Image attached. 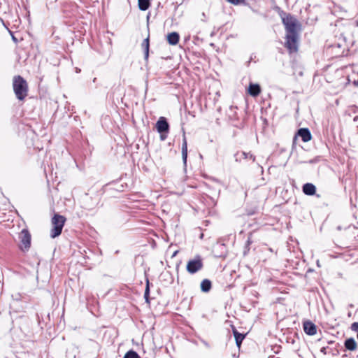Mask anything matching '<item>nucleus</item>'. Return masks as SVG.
<instances>
[{"label":"nucleus","instance_id":"1","mask_svg":"<svg viewBox=\"0 0 358 358\" xmlns=\"http://www.w3.org/2000/svg\"><path fill=\"white\" fill-rule=\"evenodd\" d=\"M13 88L17 99L20 101H23L28 95L27 82L20 75L13 77Z\"/></svg>","mask_w":358,"mask_h":358},{"label":"nucleus","instance_id":"2","mask_svg":"<svg viewBox=\"0 0 358 358\" xmlns=\"http://www.w3.org/2000/svg\"><path fill=\"white\" fill-rule=\"evenodd\" d=\"M66 220L64 216L57 213L54 214L51 219V224L52 226V228L50 231L51 238H55L61 234Z\"/></svg>","mask_w":358,"mask_h":358},{"label":"nucleus","instance_id":"3","mask_svg":"<svg viewBox=\"0 0 358 358\" xmlns=\"http://www.w3.org/2000/svg\"><path fill=\"white\" fill-rule=\"evenodd\" d=\"M281 17L287 34L297 33V27L299 24L298 20L293 15L283 13Z\"/></svg>","mask_w":358,"mask_h":358},{"label":"nucleus","instance_id":"4","mask_svg":"<svg viewBox=\"0 0 358 358\" xmlns=\"http://www.w3.org/2000/svg\"><path fill=\"white\" fill-rule=\"evenodd\" d=\"M203 267V259L201 256L197 255L194 259H189L187 264V271L190 274H194Z\"/></svg>","mask_w":358,"mask_h":358},{"label":"nucleus","instance_id":"5","mask_svg":"<svg viewBox=\"0 0 358 358\" xmlns=\"http://www.w3.org/2000/svg\"><path fill=\"white\" fill-rule=\"evenodd\" d=\"M298 38L297 33L287 34L285 46L290 53L297 52Z\"/></svg>","mask_w":358,"mask_h":358},{"label":"nucleus","instance_id":"6","mask_svg":"<svg viewBox=\"0 0 358 358\" xmlns=\"http://www.w3.org/2000/svg\"><path fill=\"white\" fill-rule=\"evenodd\" d=\"M20 244L19 245L22 252H27L31 247V234L27 229H22L19 234Z\"/></svg>","mask_w":358,"mask_h":358},{"label":"nucleus","instance_id":"7","mask_svg":"<svg viewBox=\"0 0 358 358\" xmlns=\"http://www.w3.org/2000/svg\"><path fill=\"white\" fill-rule=\"evenodd\" d=\"M156 129L159 133H169V124L164 117H160L156 123Z\"/></svg>","mask_w":358,"mask_h":358},{"label":"nucleus","instance_id":"8","mask_svg":"<svg viewBox=\"0 0 358 358\" xmlns=\"http://www.w3.org/2000/svg\"><path fill=\"white\" fill-rule=\"evenodd\" d=\"M213 253L217 257H224L226 256V245L224 243H217L213 247Z\"/></svg>","mask_w":358,"mask_h":358},{"label":"nucleus","instance_id":"9","mask_svg":"<svg viewBox=\"0 0 358 358\" xmlns=\"http://www.w3.org/2000/svg\"><path fill=\"white\" fill-rule=\"evenodd\" d=\"M303 330L305 333L310 336H313L317 333L316 325L310 321H306L303 322Z\"/></svg>","mask_w":358,"mask_h":358},{"label":"nucleus","instance_id":"10","mask_svg":"<svg viewBox=\"0 0 358 358\" xmlns=\"http://www.w3.org/2000/svg\"><path fill=\"white\" fill-rule=\"evenodd\" d=\"M235 160L236 162H241L243 159H251L252 162L255 161V157L251 154L250 152H246L244 151L237 152L234 155Z\"/></svg>","mask_w":358,"mask_h":358},{"label":"nucleus","instance_id":"11","mask_svg":"<svg viewBox=\"0 0 358 358\" xmlns=\"http://www.w3.org/2000/svg\"><path fill=\"white\" fill-rule=\"evenodd\" d=\"M297 135L300 136L303 142H308L311 139V134L308 129L301 128L297 131Z\"/></svg>","mask_w":358,"mask_h":358},{"label":"nucleus","instance_id":"12","mask_svg":"<svg viewBox=\"0 0 358 358\" xmlns=\"http://www.w3.org/2000/svg\"><path fill=\"white\" fill-rule=\"evenodd\" d=\"M303 192L308 196H313L316 192V187L313 183H306L302 187Z\"/></svg>","mask_w":358,"mask_h":358},{"label":"nucleus","instance_id":"13","mask_svg":"<svg viewBox=\"0 0 358 358\" xmlns=\"http://www.w3.org/2000/svg\"><path fill=\"white\" fill-rule=\"evenodd\" d=\"M180 36L177 32H171L167 35V41L170 45H176L178 43Z\"/></svg>","mask_w":358,"mask_h":358},{"label":"nucleus","instance_id":"14","mask_svg":"<svg viewBox=\"0 0 358 358\" xmlns=\"http://www.w3.org/2000/svg\"><path fill=\"white\" fill-rule=\"evenodd\" d=\"M261 92L260 86L258 84H250L248 93L252 96H257Z\"/></svg>","mask_w":358,"mask_h":358},{"label":"nucleus","instance_id":"15","mask_svg":"<svg viewBox=\"0 0 358 358\" xmlns=\"http://www.w3.org/2000/svg\"><path fill=\"white\" fill-rule=\"evenodd\" d=\"M182 157L184 164H186L187 158V142L185 134H183L182 144Z\"/></svg>","mask_w":358,"mask_h":358},{"label":"nucleus","instance_id":"16","mask_svg":"<svg viewBox=\"0 0 358 358\" xmlns=\"http://www.w3.org/2000/svg\"><path fill=\"white\" fill-rule=\"evenodd\" d=\"M344 345L347 350L351 351L355 350L357 347V342L353 338L346 339Z\"/></svg>","mask_w":358,"mask_h":358},{"label":"nucleus","instance_id":"17","mask_svg":"<svg viewBox=\"0 0 358 358\" xmlns=\"http://www.w3.org/2000/svg\"><path fill=\"white\" fill-rule=\"evenodd\" d=\"M212 287V283L210 280L204 279L201 282V289L203 292H208Z\"/></svg>","mask_w":358,"mask_h":358},{"label":"nucleus","instance_id":"18","mask_svg":"<svg viewBox=\"0 0 358 358\" xmlns=\"http://www.w3.org/2000/svg\"><path fill=\"white\" fill-rule=\"evenodd\" d=\"M233 334L235 337L236 343L238 347H240L243 340L245 338V335L239 333L236 329L233 330Z\"/></svg>","mask_w":358,"mask_h":358},{"label":"nucleus","instance_id":"19","mask_svg":"<svg viewBox=\"0 0 358 358\" xmlns=\"http://www.w3.org/2000/svg\"><path fill=\"white\" fill-rule=\"evenodd\" d=\"M143 49L144 50L145 53V59H148L149 57V36H148L142 43L141 44Z\"/></svg>","mask_w":358,"mask_h":358},{"label":"nucleus","instance_id":"20","mask_svg":"<svg viewBox=\"0 0 358 358\" xmlns=\"http://www.w3.org/2000/svg\"><path fill=\"white\" fill-rule=\"evenodd\" d=\"M150 6V0H138V7L141 10H146Z\"/></svg>","mask_w":358,"mask_h":358},{"label":"nucleus","instance_id":"21","mask_svg":"<svg viewBox=\"0 0 358 358\" xmlns=\"http://www.w3.org/2000/svg\"><path fill=\"white\" fill-rule=\"evenodd\" d=\"M144 298L147 303H150V287H149V280H147V282H146V287H145V293H144Z\"/></svg>","mask_w":358,"mask_h":358},{"label":"nucleus","instance_id":"22","mask_svg":"<svg viewBox=\"0 0 358 358\" xmlns=\"http://www.w3.org/2000/svg\"><path fill=\"white\" fill-rule=\"evenodd\" d=\"M124 358H141L138 353L134 350H129L127 352Z\"/></svg>","mask_w":358,"mask_h":358},{"label":"nucleus","instance_id":"23","mask_svg":"<svg viewBox=\"0 0 358 358\" xmlns=\"http://www.w3.org/2000/svg\"><path fill=\"white\" fill-rule=\"evenodd\" d=\"M228 2L234 4V5H239L243 3L245 0H227Z\"/></svg>","mask_w":358,"mask_h":358},{"label":"nucleus","instance_id":"24","mask_svg":"<svg viewBox=\"0 0 358 358\" xmlns=\"http://www.w3.org/2000/svg\"><path fill=\"white\" fill-rule=\"evenodd\" d=\"M351 329L354 331H357L358 333V322H353L351 324Z\"/></svg>","mask_w":358,"mask_h":358},{"label":"nucleus","instance_id":"25","mask_svg":"<svg viewBox=\"0 0 358 358\" xmlns=\"http://www.w3.org/2000/svg\"><path fill=\"white\" fill-rule=\"evenodd\" d=\"M160 134V139L162 141H164L167 138L168 133H159Z\"/></svg>","mask_w":358,"mask_h":358},{"label":"nucleus","instance_id":"26","mask_svg":"<svg viewBox=\"0 0 358 358\" xmlns=\"http://www.w3.org/2000/svg\"><path fill=\"white\" fill-rule=\"evenodd\" d=\"M12 39L16 43L17 41V38L12 34Z\"/></svg>","mask_w":358,"mask_h":358},{"label":"nucleus","instance_id":"27","mask_svg":"<svg viewBox=\"0 0 358 358\" xmlns=\"http://www.w3.org/2000/svg\"><path fill=\"white\" fill-rule=\"evenodd\" d=\"M356 23H357V25L358 26V21H357Z\"/></svg>","mask_w":358,"mask_h":358},{"label":"nucleus","instance_id":"28","mask_svg":"<svg viewBox=\"0 0 358 358\" xmlns=\"http://www.w3.org/2000/svg\"><path fill=\"white\" fill-rule=\"evenodd\" d=\"M57 1V0H54V1H55H55Z\"/></svg>","mask_w":358,"mask_h":358},{"label":"nucleus","instance_id":"29","mask_svg":"<svg viewBox=\"0 0 358 358\" xmlns=\"http://www.w3.org/2000/svg\"><path fill=\"white\" fill-rule=\"evenodd\" d=\"M357 357H358V355H357Z\"/></svg>","mask_w":358,"mask_h":358}]
</instances>
